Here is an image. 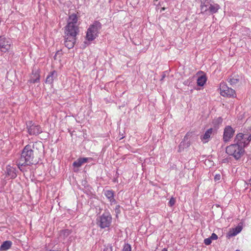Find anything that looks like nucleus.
<instances>
[{
  "mask_svg": "<svg viewBox=\"0 0 251 251\" xmlns=\"http://www.w3.org/2000/svg\"><path fill=\"white\" fill-rule=\"evenodd\" d=\"M10 48V44L6 39L2 36H0V49L3 52H6Z\"/></svg>",
  "mask_w": 251,
  "mask_h": 251,
  "instance_id": "nucleus-10",
  "label": "nucleus"
},
{
  "mask_svg": "<svg viewBox=\"0 0 251 251\" xmlns=\"http://www.w3.org/2000/svg\"><path fill=\"white\" fill-rule=\"evenodd\" d=\"M12 245V242L10 241H4L0 246V249L2 251H6L9 249Z\"/></svg>",
  "mask_w": 251,
  "mask_h": 251,
  "instance_id": "nucleus-20",
  "label": "nucleus"
},
{
  "mask_svg": "<svg viewBox=\"0 0 251 251\" xmlns=\"http://www.w3.org/2000/svg\"><path fill=\"white\" fill-rule=\"evenodd\" d=\"M244 149L239 144H233L227 146L226 152L229 155L233 156L236 160L239 159L243 154Z\"/></svg>",
  "mask_w": 251,
  "mask_h": 251,
  "instance_id": "nucleus-3",
  "label": "nucleus"
},
{
  "mask_svg": "<svg viewBox=\"0 0 251 251\" xmlns=\"http://www.w3.org/2000/svg\"><path fill=\"white\" fill-rule=\"evenodd\" d=\"M175 203V200L173 198H171L170 200L169 201V205L172 206L174 205Z\"/></svg>",
  "mask_w": 251,
  "mask_h": 251,
  "instance_id": "nucleus-28",
  "label": "nucleus"
},
{
  "mask_svg": "<svg viewBox=\"0 0 251 251\" xmlns=\"http://www.w3.org/2000/svg\"><path fill=\"white\" fill-rule=\"evenodd\" d=\"M62 233L64 234V235H69L70 234V231L68 229H65L62 231Z\"/></svg>",
  "mask_w": 251,
  "mask_h": 251,
  "instance_id": "nucleus-29",
  "label": "nucleus"
},
{
  "mask_svg": "<svg viewBox=\"0 0 251 251\" xmlns=\"http://www.w3.org/2000/svg\"><path fill=\"white\" fill-rule=\"evenodd\" d=\"M104 195L111 204L115 203L116 201L114 198V192L113 191L106 190L104 192Z\"/></svg>",
  "mask_w": 251,
  "mask_h": 251,
  "instance_id": "nucleus-18",
  "label": "nucleus"
},
{
  "mask_svg": "<svg viewBox=\"0 0 251 251\" xmlns=\"http://www.w3.org/2000/svg\"><path fill=\"white\" fill-rule=\"evenodd\" d=\"M39 75H37V77L36 79H31V82L34 83H36L37 82H38L39 81Z\"/></svg>",
  "mask_w": 251,
  "mask_h": 251,
  "instance_id": "nucleus-30",
  "label": "nucleus"
},
{
  "mask_svg": "<svg viewBox=\"0 0 251 251\" xmlns=\"http://www.w3.org/2000/svg\"><path fill=\"white\" fill-rule=\"evenodd\" d=\"M57 73L55 71L50 72L46 78V82L49 84H52L53 80L57 78Z\"/></svg>",
  "mask_w": 251,
  "mask_h": 251,
  "instance_id": "nucleus-14",
  "label": "nucleus"
},
{
  "mask_svg": "<svg viewBox=\"0 0 251 251\" xmlns=\"http://www.w3.org/2000/svg\"><path fill=\"white\" fill-rule=\"evenodd\" d=\"M228 162V159L227 158L224 159L222 160V163H226Z\"/></svg>",
  "mask_w": 251,
  "mask_h": 251,
  "instance_id": "nucleus-34",
  "label": "nucleus"
},
{
  "mask_svg": "<svg viewBox=\"0 0 251 251\" xmlns=\"http://www.w3.org/2000/svg\"><path fill=\"white\" fill-rule=\"evenodd\" d=\"M235 130L229 126H226L224 130L223 141L225 142H229L233 137L234 134Z\"/></svg>",
  "mask_w": 251,
  "mask_h": 251,
  "instance_id": "nucleus-9",
  "label": "nucleus"
},
{
  "mask_svg": "<svg viewBox=\"0 0 251 251\" xmlns=\"http://www.w3.org/2000/svg\"><path fill=\"white\" fill-rule=\"evenodd\" d=\"M206 81V78L204 75H201L197 79V84L199 86H202Z\"/></svg>",
  "mask_w": 251,
  "mask_h": 251,
  "instance_id": "nucleus-21",
  "label": "nucleus"
},
{
  "mask_svg": "<svg viewBox=\"0 0 251 251\" xmlns=\"http://www.w3.org/2000/svg\"><path fill=\"white\" fill-rule=\"evenodd\" d=\"M65 37V45L69 49H72L76 42V38L64 36Z\"/></svg>",
  "mask_w": 251,
  "mask_h": 251,
  "instance_id": "nucleus-11",
  "label": "nucleus"
},
{
  "mask_svg": "<svg viewBox=\"0 0 251 251\" xmlns=\"http://www.w3.org/2000/svg\"><path fill=\"white\" fill-rule=\"evenodd\" d=\"M242 227L241 226H237L235 228L233 229V232L230 233L231 236H235L242 230Z\"/></svg>",
  "mask_w": 251,
  "mask_h": 251,
  "instance_id": "nucleus-23",
  "label": "nucleus"
},
{
  "mask_svg": "<svg viewBox=\"0 0 251 251\" xmlns=\"http://www.w3.org/2000/svg\"><path fill=\"white\" fill-rule=\"evenodd\" d=\"M162 10H165V8L164 7L162 8Z\"/></svg>",
  "mask_w": 251,
  "mask_h": 251,
  "instance_id": "nucleus-38",
  "label": "nucleus"
},
{
  "mask_svg": "<svg viewBox=\"0 0 251 251\" xmlns=\"http://www.w3.org/2000/svg\"><path fill=\"white\" fill-rule=\"evenodd\" d=\"M227 81L231 85H233L239 82V79L236 77L230 76L228 78Z\"/></svg>",
  "mask_w": 251,
  "mask_h": 251,
  "instance_id": "nucleus-22",
  "label": "nucleus"
},
{
  "mask_svg": "<svg viewBox=\"0 0 251 251\" xmlns=\"http://www.w3.org/2000/svg\"><path fill=\"white\" fill-rule=\"evenodd\" d=\"M79 33L78 25H67L65 27V36L76 38Z\"/></svg>",
  "mask_w": 251,
  "mask_h": 251,
  "instance_id": "nucleus-7",
  "label": "nucleus"
},
{
  "mask_svg": "<svg viewBox=\"0 0 251 251\" xmlns=\"http://www.w3.org/2000/svg\"><path fill=\"white\" fill-rule=\"evenodd\" d=\"M164 77H165V75H163L162 76V78L161 80H162V79H163V78Z\"/></svg>",
  "mask_w": 251,
  "mask_h": 251,
  "instance_id": "nucleus-36",
  "label": "nucleus"
},
{
  "mask_svg": "<svg viewBox=\"0 0 251 251\" xmlns=\"http://www.w3.org/2000/svg\"><path fill=\"white\" fill-rule=\"evenodd\" d=\"M220 94L224 97H234L235 95V91L229 88L224 82H221L220 85Z\"/></svg>",
  "mask_w": 251,
  "mask_h": 251,
  "instance_id": "nucleus-6",
  "label": "nucleus"
},
{
  "mask_svg": "<svg viewBox=\"0 0 251 251\" xmlns=\"http://www.w3.org/2000/svg\"><path fill=\"white\" fill-rule=\"evenodd\" d=\"M28 133L30 135H37L42 132V129L38 125L33 124L31 121L26 123Z\"/></svg>",
  "mask_w": 251,
  "mask_h": 251,
  "instance_id": "nucleus-8",
  "label": "nucleus"
},
{
  "mask_svg": "<svg viewBox=\"0 0 251 251\" xmlns=\"http://www.w3.org/2000/svg\"><path fill=\"white\" fill-rule=\"evenodd\" d=\"M6 171L7 175L8 176L11 178H14L17 176L16 169L8 165L6 167Z\"/></svg>",
  "mask_w": 251,
  "mask_h": 251,
  "instance_id": "nucleus-15",
  "label": "nucleus"
},
{
  "mask_svg": "<svg viewBox=\"0 0 251 251\" xmlns=\"http://www.w3.org/2000/svg\"><path fill=\"white\" fill-rule=\"evenodd\" d=\"M201 13H204L208 11V7L211 5L210 0H200Z\"/></svg>",
  "mask_w": 251,
  "mask_h": 251,
  "instance_id": "nucleus-12",
  "label": "nucleus"
},
{
  "mask_svg": "<svg viewBox=\"0 0 251 251\" xmlns=\"http://www.w3.org/2000/svg\"><path fill=\"white\" fill-rule=\"evenodd\" d=\"M89 159V158L87 157L79 158L73 163V166L75 167H79L84 163L87 162Z\"/></svg>",
  "mask_w": 251,
  "mask_h": 251,
  "instance_id": "nucleus-19",
  "label": "nucleus"
},
{
  "mask_svg": "<svg viewBox=\"0 0 251 251\" xmlns=\"http://www.w3.org/2000/svg\"><path fill=\"white\" fill-rule=\"evenodd\" d=\"M220 8V6L219 4L216 3L211 4L209 7H208V11L206 13L213 14L217 13Z\"/></svg>",
  "mask_w": 251,
  "mask_h": 251,
  "instance_id": "nucleus-17",
  "label": "nucleus"
},
{
  "mask_svg": "<svg viewBox=\"0 0 251 251\" xmlns=\"http://www.w3.org/2000/svg\"><path fill=\"white\" fill-rule=\"evenodd\" d=\"M217 123L218 124H221L222 123V121H223V119L221 117H219L217 119Z\"/></svg>",
  "mask_w": 251,
  "mask_h": 251,
  "instance_id": "nucleus-33",
  "label": "nucleus"
},
{
  "mask_svg": "<svg viewBox=\"0 0 251 251\" xmlns=\"http://www.w3.org/2000/svg\"><path fill=\"white\" fill-rule=\"evenodd\" d=\"M213 129L210 128L206 131L203 135L201 136V139L203 143H206L209 141V138L213 133Z\"/></svg>",
  "mask_w": 251,
  "mask_h": 251,
  "instance_id": "nucleus-13",
  "label": "nucleus"
},
{
  "mask_svg": "<svg viewBox=\"0 0 251 251\" xmlns=\"http://www.w3.org/2000/svg\"><path fill=\"white\" fill-rule=\"evenodd\" d=\"M115 213H116V215H117L118 214H119V213H120L121 211H120V205H117L116 206V208H115Z\"/></svg>",
  "mask_w": 251,
  "mask_h": 251,
  "instance_id": "nucleus-26",
  "label": "nucleus"
},
{
  "mask_svg": "<svg viewBox=\"0 0 251 251\" xmlns=\"http://www.w3.org/2000/svg\"><path fill=\"white\" fill-rule=\"evenodd\" d=\"M239 251V250H236V251Z\"/></svg>",
  "mask_w": 251,
  "mask_h": 251,
  "instance_id": "nucleus-39",
  "label": "nucleus"
},
{
  "mask_svg": "<svg viewBox=\"0 0 251 251\" xmlns=\"http://www.w3.org/2000/svg\"><path fill=\"white\" fill-rule=\"evenodd\" d=\"M221 178V176L220 174H216L215 176L214 179L215 181L219 180Z\"/></svg>",
  "mask_w": 251,
  "mask_h": 251,
  "instance_id": "nucleus-31",
  "label": "nucleus"
},
{
  "mask_svg": "<svg viewBox=\"0 0 251 251\" xmlns=\"http://www.w3.org/2000/svg\"><path fill=\"white\" fill-rule=\"evenodd\" d=\"M34 158L33 151L30 145H26L23 150L21 156L19 159L18 167L22 172L25 171V167L32 164Z\"/></svg>",
  "mask_w": 251,
  "mask_h": 251,
  "instance_id": "nucleus-1",
  "label": "nucleus"
},
{
  "mask_svg": "<svg viewBox=\"0 0 251 251\" xmlns=\"http://www.w3.org/2000/svg\"><path fill=\"white\" fill-rule=\"evenodd\" d=\"M251 141V135L243 134L242 133L237 134L234 139L235 144H239L240 146H242V148H244L249 145Z\"/></svg>",
  "mask_w": 251,
  "mask_h": 251,
  "instance_id": "nucleus-5",
  "label": "nucleus"
},
{
  "mask_svg": "<svg viewBox=\"0 0 251 251\" xmlns=\"http://www.w3.org/2000/svg\"><path fill=\"white\" fill-rule=\"evenodd\" d=\"M123 251H131V246L129 244H126L123 248Z\"/></svg>",
  "mask_w": 251,
  "mask_h": 251,
  "instance_id": "nucleus-24",
  "label": "nucleus"
},
{
  "mask_svg": "<svg viewBox=\"0 0 251 251\" xmlns=\"http://www.w3.org/2000/svg\"><path fill=\"white\" fill-rule=\"evenodd\" d=\"M97 224L101 228L108 227L112 222V217L108 212H104L97 219Z\"/></svg>",
  "mask_w": 251,
  "mask_h": 251,
  "instance_id": "nucleus-4",
  "label": "nucleus"
},
{
  "mask_svg": "<svg viewBox=\"0 0 251 251\" xmlns=\"http://www.w3.org/2000/svg\"><path fill=\"white\" fill-rule=\"evenodd\" d=\"M211 240H216L218 239V236L214 233H213L209 237Z\"/></svg>",
  "mask_w": 251,
  "mask_h": 251,
  "instance_id": "nucleus-27",
  "label": "nucleus"
},
{
  "mask_svg": "<svg viewBox=\"0 0 251 251\" xmlns=\"http://www.w3.org/2000/svg\"><path fill=\"white\" fill-rule=\"evenodd\" d=\"M104 251H112V248L111 246H107L105 248Z\"/></svg>",
  "mask_w": 251,
  "mask_h": 251,
  "instance_id": "nucleus-32",
  "label": "nucleus"
},
{
  "mask_svg": "<svg viewBox=\"0 0 251 251\" xmlns=\"http://www.w3.org/2000/svg\"><path fill=\"white\" fill-rule=\"evenodd\" d=\"M250 183L251 184V179L250 180Z\"/></svg>",
  "mask_w": 251,
  "mask_h": 251,
  "instance_id": "nucleus-37",
  "label": "nucleus"
},
{
  "mask_svg": "<svg viewBox=\"0 0 251 251\" xmlns=\"http://www.w3.org/2000/svg\"><path fill=\"white\" fill-rule=\"evenodd\" d=\"M101 28V24L98 21L94 22L90 25L86 32V39L89 41H93L99 35Z\"/></svg>",
  "mask_w": 251,
  "mask_h": 251,
  "instance_id": "nucleus-2",
  "label": "nucleus"
},
{
  "mask_svg": "<svg viewBox=\"0 0 251 251\" xmlns=\"http://www.w3.org/2000/svg\"><path fill=\"white\" fill-rule=\"evenodd\" d=\"M162 251H167L166 249H163Z\"/></svg>",
  "mask_w": 251,
  "mask_h": 251,
  "instance_id": "nucleus-35",
  "label": "nucleus"
},
{
  "mask_svg": "<svg viewBox=\"0 0 251 251\" xmlns=\"http://www.w3.org/2000/svg\"><path fill=\"white\" fill-rule=\"evenodd\" d=\"M77 17L75 14H73L69 16L68 20L67 25H78L77 23Z\"/></svg>",
  "mask_w": 251,
  "mask_h": 251,
  "instance_id": "nucleus-16",
  "label": "nucleus"
},
{
  "mask_svg": "<svg viewBox=\"0 0 251 251\" xmlns=\"http://www.w3.org/2000/svg\"><path fill=\"white\" fill-rule=\"evenodd\" d=\"M211 239L210 238L205 239L204 240V243L206 245H209L211 243Z\"/></svg>",
  "mask_w": 251,
  "mask_h": 251,
  "instance_id": "nucleus-25",
  "label": "nucleus"
}]
</instances>
